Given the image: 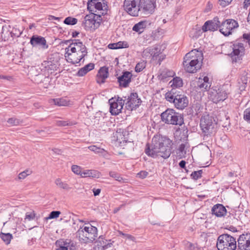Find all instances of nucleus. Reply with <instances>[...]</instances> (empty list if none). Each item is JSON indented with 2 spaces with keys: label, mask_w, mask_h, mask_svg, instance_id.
I'll return each mask as SVG.
<instances>
[{
  "label": "nucleus",
  "mask_w": 250,
  "mask_h": 250,
  "mask_svg": "<svg viewBox=\"0 0 250 250\" xmlns=\"http://www.w3.org/2000/svg\"><path fill=\"white\" fill-rule=\"evenodd\" d=\"M172 145V141L167 137L156 135L152 139L151 146L146 144L145 152L153 158L162 157L166 159L171 154Z\"/></svg>",
  "instance_id": "1"
},
{
  "label": "nucleus",
  "mask_w": 250,
  "mask_h": 250,
  "mask_svg": "<svg viewBox=\"0 0 250 250\" xmlns=\"http://www.w3.org/2000/svg\"><path fill=\"white\" fill-rule=\"evenodd\" d=\"M65 50V57L72 64L80 62L87 54L85 45L79 40H72V43Z\"/></svg>",
  "instance_id": "2"
},
{
  "label": "nucleus",
  "mask_w": 250,
  "mask_h": 250,
  "mask_svg": "<svg viewBox=\"0 0 250 250\" xmlns=\"http://www.w3.org/2000/svg\"><path fill=\"white\" fill-rule=\"evenodd\" d=\"M165 98L167 101L173 103L178 109H184L188 104V100L187 96L176 88H172L170 91L166 93Z\"/></svg>",
  "instance_id": "3"
},
{
  "label": "nucleus",
  "mask_w": 250,
  "mask_h": 250,
  "mask_svg": "<svg viewBox=\"0 0 250 250\" xmlns=\"http://www.w3.org/2000/svg\"><path fill=\"white\" fill-rule=\"evenodd\" d=\"M195 51L194 50L188 53L184 58L183 64L187 72L194 73L201 68L199 54H195Z\"/></svg>",
  "instance_id": "4"
},
{
  "label": "nucleus",
  "mask_w": 250,
  "mask_h": 250,
  "mask_svg": "<svg viewBox=\"0 0 250 250\" xmlns=\"http://www.w3.org/2000/svg\"><path fill=\"white\" fill-rule=\"evenodd\" d=\"M160 116L161 121L167 125L181 126L184 124L183 115L172 108H167Z\"/></svg>",
  "instance_id": "5"
},
{
  "label": "nucleus",
  "mask_w": 250,
  "mask_h": 250,
  "mask_svg": "<svg viewBox=\"0 0 250 250\" xmlns=\"http://www.w3.org/2000/svg\"><path fill=\"white\" fill-rule=\"evenodd\" d=\"M97 229L90 224L81 227L77 232L81 242L88 243L93 242L97 237Z\"/></svg>",
  "instance_id": "6"
},
{
  "label": "nucleus",
  "mask_w": 250,
  "mask_h": 250,
  "mask_svg": "<svg viewBox=\"0 0 250 250\" xmlns=\"http://www.w3.org/2000/svg\"><path fill=\"white\" fill-rule=\"evenodd\" d=\"M162 48V46L159 45L148 47L143 52V56L146 58H151L152 61H157L156 64L160 65L161 62L166 58V55L163 53L164 48Z\"/></svg>",
  "instance_id": "7"
},
{
  "label": "nucleus",
  "mask_w": 250,
  "mask_h": 250,
  "mask_svg": "<svg viewBox=\"0 0 250 250\" xmlns=\"http://www.w3.org/2000/svg\"><path fill=\"white\" fill-rule=\"evenodd\" d=\"M89 13L84 17L83 24L86 30L95 31L100 27L103 18L99 14V12Z\"/></svg>",
  "instance_id": "8"
},
{
  "label": "nucleus",
  "mask_w": 250,
  "mask_h": 250,
  "mask_svg": "<svg viewBox=\"0 0 250 250\" xmlns=\"http://www.w3.org/2000/svg\"><path fill=\"white\" fill-rule=\"evenodd\" d=\"M216 247L218 250H235L236 241L231 235L223 234L218 237Z\"/></svg>",
  "instance_id": "9"
},
{
  "label": "nucleus",
  "mask_w": 250,
  "mask_h": 250,
  "mask_svg": "<svg viewBox=\"0 0 250 250\" xmlns=\"http://www.w3.org/2000/svg\"><path fill=\"white\" fill-rule=\"evenodd\" d=\"M216 123L214 118L208 114L202 116L200 126L205 136H210L215 132Z\"/></svg>",
  "instance_id": "10"
},
{
  "label": "nucleus",
  "mask_w": 250,
  "mask_h": 250,
  "mask_svg": "<svg viewBox=\"0 0 250 250\" xmlns=\"http://www.w3.org/2000/svg\"><path fill=\"white\" fill-rule=\"evenodd\" d=\"M87 9L89 12H99L102 17L107 15L108 6L104 0H89L87 3Z\"/></svg>",
  "instance_id": "11"
},
{
  "label": "nucleus",
  "mask_w": 250,
  "mask_h": 250,
  "mask_svg": "<svg viewBox=\"0 0 250 250\" xmlns=\"http://www.w3.org/2000/svg\"><path fill=\"white\" fill-rule=\"evenodd\" d=\"M229 92L224 86L219 88L217 90L211 89L208 92V98L214 103H218L224 101L228 97Z\"/></svg>",
  "instance_id": "12"
},
{
  "label": "nucleus",
  "mask_w": 250,
  "mask_h": 250,
  "mask_svg": "<svg viewBox=\"0 0 250 250\" xmlns=\"http://www.w3.org/2000/svg\"><path fill=\"white\" fill-rule=\"evenodd\" d=\"M237 21L233 19H227L220 21V32L225 36H229L232 34V31L238 27Z\"/></svg>",
  "instance_id": "13"
},
{
  "label": "nucleus",
  "mask_w": 250,
  "mask_h": 250,
  "mask_svg": "<svg viewBox=\"0 0 250 250\" xmlns=\"http://www.w3.org/2000/svg\"><path fill=\"white\" fill-rule=\"evenodd\" d=\"M140 0H125L124 10L130 15L137 17L139 13V3Z\"/></svg>",
  "instance_id": "14"
},
{
  "label": "nucleus",
  "mask_w": 250,
  "mask_h": 250,
  "mask_svg": "<svg viewBox=\"0 0 250 250\" xmlns=\"http://www.w3.org/2000/svg\"><path fill=\"white\" fill-rule=\"evenodd\" d=\"M156 6L155 0H140L139 12L144 15H150L154 13Z\"/></svg>",
  "instance_id": "15"
},
{
  "label": "nucleus",
  "mask_w": 250,
  "mask_h": 250,
  "mask_svg": "<svg viewBox=\"0 0 250 250\" xmlns=\"http://www.w3.org/2000/svg\"><path fill=\"white\" fill-rule=\"evenodd\" d=\"M125 99V104L127 110H133L139 106L142 102L141 100L138 98L137 93H131L129 96L126 98V96L123 97Z\"/></svg>",
  "instance_id": "16"
},
{
  "label": "nucleus",
  "mask_w": 250,
  "mask_h": 250,
  "mask_svg": "<svg viewBox=\"0 0 250 250\" xmlns=\"http://www.w3.org/2000/svg\"><path fill=\"white\" fill-rule=\"evenodd\" d=\"M232 52L230 54L232 62H236L242 60V57L245 54L244 44L241 42H235L232 45Z\"/></svg>",
  "instance_id": "17"
},
{
  "label": "nucleus",
  "mask_w": 250,
  "mask_h": 250,
  "mask_svg": "<svg viewBox=\"0 0 250 250\" xmlns=\"http://www.w3.org/2000/svg\"><path fill=\"white\" fill-rule=\"evenodd\" d=\"M125 99H123L122 98L118 97L115 100L113 98L109 100L110 104V112L112 115H117L119 114L123 109L125 104Z\"/></svg>",
  "instance_id": "18"
},
{
  "label": "nucleus",
  "mask_w": 250,
  "mask_h": 250,
  "mask_svg": "<svg viewBox=\"0 0 250 250\" xmlns=\"http://www.w3.org/2000/svg\"><path fill=\"white\" fill-rule=\"evenodd\" d=\"M237 242L238 250H250V233L240 235Z\"/></svg>",
  "instance_id": "19"
},
{
  "label": "nucleus",
  "mask_w": 250,
  "mask_h": 250,
  "mask_svg": "<svg viewBox=\"0 0 250 250\" xmlns=\"http://www.w3.org/2000/svg\"><path fill=\"white\" fill-rule=\"evenodd\" d=\"M220 21L217 17L214 18L212 20L205 22L202 26V30L206 32L208 31H214L218 28L220 29Z\"/></svg>",
  "instance_id": "20"
},
{
  "label": "nucleus",
  "mask_w": 250,
  "mask_h": 250,
  "mask_svg": "<svg viewBox=\"0 0 250 250\" xmlns=\"http://www.w3.org/2000/svg\"><path fill=\"white\" fill-rule=\"evenodd\" d=\"M132 74L130 72L124 71L122 76L118 78V82L119 85L123 87L128 86L129 83L131 82Z\"/></svg>",
  "instance_id": "21"
},
{
  "label": "nucleus",
  "mask_w": 250,
  "mask_h": 250,
  "mask_svg": "<svg viewBox=\"0 0 250 250\" xmlns=\"http://www.w3.org/2000/svg\"><path fill=\"white\" fill-rule=\"evenodd\" d=\"M108 67L106 66L101 67L99 70L96 76V82L99 84L105 82V79L108 77Z\"/></svg>",
  "instance_id": "22"
},
{
  "label": "nucleus",
  "mask_w": 250,
  "mask_h": 250,
  "mask_svg": "<svg viewBox=\"0 0 250 250\" xmlns=\"http://www.w3.org/2000/svg\"><path fill=\"white\" fill-rule=\"evenodd\" d=\"M30 42L33 46L39 45L45 49L48 47L45 38L37 35H33L30 39Z\"/></svg>",
  "instance_id": "23"
},
{
  "label": "nucleus",
  "mask_w": 250,
  "mask_h": 250,
  "mask_svg": "<svg viewBox=\"0 0 250 250\" xmlns=\"http://www.w3.org/2000/svg\"><path fill=\"white\" fill-rule=\"evenodd\" d=\"M211 213L218 217H221L226 215L227 209L223 205L217 204L212 207Z\"/></svg>",
  "instance_id": "24"
},
{
  "label": "nucleus",
  "mask_w": 250,
  "mask_h": 250,
  "mask_svg": "<svg viewBox=\"0 0 250 250\" xmlns=\"http://www.w3.org/2000/svg\"><path fill=\"white\" fill-rule=\"evenodd\" d=\"M210 86L209 78L207 76L204 77L203 79L199 78L197 82V87L202 90H208Z\"/></svg>",
  "instance_id": "25"
},
{
  "label": "nucleus",
  "mask_w": 250,
  "mask_h": 250,
  "mask_svg": "<svg viewBox=\"0 0 250 250\" xmlns=\"http://www.w3.org/2000/svg\"><path fill=\"white\" fill-rule=\"evenodd\" d=\"M158 73L159 79L161 80H164L169 77H172L174 75V72L173 71L170 70L167 68H161Z\"/></svg>",
  "instance_id": "26"
},
{
  "label": "nucleus",
  "mask_w": 250,
  "mask_h": 250,
  "mask_svg": "<svg viewBox=\"0 0 250 250\" xmlns=\"http://www.w3.org/2000/svg\"><path fill=\"white\" fill-rule=\"evenodd\" d=\"M42 66L45 68L48 73L52 74L57 70L58 66L57 64L52 61H43Z\"/></svg>",
  "instance_id": "27"
},
{
  "label": "nucleus",
  "mask_w": 250,
  "mask_h": 250,
  "mask_svg": "<svg viewBox=\"0 0 250 250\" xmlns=\"http://www.w3.org/2000/svg\"><path fill=\"white\" fill-rule=\"evenodd\" d=\"M95 64L93 63H89L84 67L80 68L76 73V76L83 77L88 72L94 68Z\"/></svg>",
  "instance_id": "28"
},
{
  "label": "nucleus",
  "mask_w": 250,
  "mask_h": 250,
  "mask_svg": "<svg viewBox=\"0 0 250 250\" xmlns=\"http://www.w3.org/2000/svg\"><path fill=\"white\" fill-rule=\"evenodd\" d=\"M148 23V21H141L133 26L132 30L139 34H141L144 32Z\"/></svg>",
  "instance_id": "29"
},
{
  "label": "nucleus",
  "mask_w": 250,
  "mask_h": 250,
  "mask_svg": "<svg viewBox=\"0 0 250 250\" xmlns=\"http://www.w3.org/2000/svg\"><path fill=\"white\" fill-rule=\"evenodd\" d=\"M50 103L59 106H68L69 104V101L63 98H61L51 99Z\"/></svg>",
  "instance_id": "30"
},
{
  "label": "nucleus",
  "mask_w": 250,
  "mask_h": 250,
  "mask_svg": "<svg viewBox=\"0 0 250 250\" xmlns=\"http://www.w3.org/2000/svg\"><path fill=\"white\" fill-rule=\"evenodd\" d=\"M81 176L82 177L98 178L100 176L99 172L95 170H84L82 171Z\"/></svg>",
  "instance_id": "31"
},
{
  "label": "nucleus",
  "mask_w": 250,
  "mask_h": 250,
  "mask_svg": "<svg viewBox=\"0 0 250 250\" xmlns=\"http://www.w3.org/2000/svg\"><path fill=\"white\" fill-rule=\"evenodd\" d=\"M11 31L9 30L8 27L2 26V31L1 32V40L3 41H7L11 40Z\"/></svg>",
  "instance_id": "32"
},
{
  "label": "nucleus",
  "mask_w": 250,
  "mask_h": 250,
  "mask_svg": "<svg viewBox=\"0 0 250 250\" xmlns=\"http://www.w3.org/2000/svg\"><path fill=\"white\" fill-rule=\"evenodd\" d=\"M88 149L101 156L105 157L107 153L104 149L97 147L96 146H90L88 147Z\"/></svg>",
  "instance_id": "33"
},
{
  "label": "nucleus",
  "mask_w": 250,
  "mask_h": 250,
  "mask_svg": "<svg viewBox=\"0 0 250 250\" xmlns=\"http://www.w3.org/2000/svg\"><path fill=\"white\" fill-rule=\"evenodd\" d=\"M55 184L59 188L63 189L69 190L71 189V188L66 183L62 182L60 178L56 179L55 181Z\"/></svg>",
  "instance_id": "34"
},
{
  "label": "nucleus",
  "mask_w": 250,
  "mask_h": 250,
  "mask_svg": "<svg viewBox=\"0 0 250 250\" xmlns=\"http://www.w3.org/2000/svg\"><path fill=\"white\" fill-rule=\"evenodd\" d=\"M0 237L6 245H9L10 243L11 239L13 238L12 234L10 233H0Z\"/></svg>",
  "instance_id": "35"
},
{
  "label": "nucleus",
  "mask_w": 250,
  "mask_h": 250,
  "mask_svg": "<svg viewBox=\"0 0 250 250\" xmlns=\"http://www.w3.org/2000/svg\"><path fill=\"white\" fill-rule=\"evenodd\" d=\"M185 145L182 144L180 145L179 148H178L177 154L180 158L185 157V155L186 154V150H185Z\"/></svg>",
  "instance_id": "36"
},
{
  "label": "nucleus",
  "mask_w": 250,
  "mask_h": 250,
  "mask_svg": "<svg viewBox=\"0 0 250 250\" xmlns=\"http://www.w3.org/2000/svg\"><path fill=\"white\" fill-rule=\"evenodd\" d=\"M56 245L57 247L56 250H68L67 244L62 240H57Z\"/></svg>",
  "instance_id": "37"
},
{
  "label": "nucleus",
  "mask_w": 250,
  "mask_h": 250,
  "mask_svg": "<svg viewBox=\"0 0 250 250\" xmlns=\"http://www.w3.org/2000/svg\"><path fill=\"white\" fill-rule=\"evenodd\" d=\"M171 86L175 87L176 88L181 87L183 85L182 80L179 77H176L173 79Z\"/></svg>",
  "instance_id": "38"
},
{
  "label": "nucleus",
  "mask_w": 250,
  "mask_h": 250,
  "mask_svg": "<svg viewBox=\"0 0 250 250\" xmlns=\"http://www.w3.org/2000/svg\"><path fill=\"white\" fill-rule=\"evenodd\" d=\"M78 20L75 18L68 17L66 18L63 21V23L67 25H75L77 23Z\"/></svg>",
  "instance_id": "39"
},
{
  "label": "nucleus",
  "mask_w": 250,
  "mask_h": 250,
  "mask_svg": "<svg viewBox=\"0 0 250 250\" xmlns=\"http://www.w3.org/2000/svg\"><path fill=\"white\" fill-rule=\"evenodd\" d=\"M107 242L108 241L105 240L102 236H100L97 241L98 249L100 250L102 248V246H104Z\"/></svg>",
  "instance_id": "40"
},
{
  "label": "nucleus",
  "mask_w": 250,
  "mask_h": 250,
  "mask_svg": "<svg viewBox=\"0 0 250 250\" xmlns=\"http://www.w3.org/2000/svg\"><path fill=\"white\" fill-rule=\"evenodd\" d=\"M203 173L202 170H199L198 171H195L190 175V176L194 180H197L202 177V174Z\"/></svg>",
  "instance_id": "41"
},
{
  "label": "nucleus",
  "mask_w": 250,
  "mask_h": 250,
  "mask_svg": "<svg viewBox=\"0 0 250 250\" xmlns=\"http://www.w3.org/2000/svg\"><path fill=\"white\" fill-rule=\"evenodd\" d=\"M109 175L111 177L114 178L118 181L121 182L123 180V178L121 177L120 175L115 171H110L109 172Z\"/></svg>",
  "instance_id": "42"
},
{
  "label": "nucleus",
  "mask_w": 250,
  "mask_h": 250,
  "mask_svg": "<svg viewBox=\"0 0 250 250\" xmlns=\"http://www.w3.org/2000/svg\"><path fill=\"white\" fill-rule=\"evenodd\" d=\"M65 243L67 244L66 246L67 249L69 248L70 250H76L77 248L76 243L70 241L66 240Z\"/></svg>",
  "instance_id": "43"
},
{
  "label": "nucleus",
  "mask_w": 250,
  "mask_h": 250,
  "mask_svg": "<svg viewBox=\"0 0 250 250\" xmlns=\"http://www.w3.org/2000/svg\"><path fill=\"white\" fill-rule=\"evenodd\" d=\"M72 171L76 174L81 175L82 172L81 167L77 165H73L71 167Z\"/></svg>",
  "instance_id": "44"
},
{
  "label": "nucleus",
  "mask_w": 250,
  "mask_h": 250,
  "mask_svg": "<svg viewBox=\"0 0 250 250\" xmlns=\"http://www.w3.org/2000/svg\"><path fill=\"white\" fill-rule=\"evenodd\" d=\"M115 46H116V48L118 49L124 48H128L129 47V45L126 42H119L116 44H115Z\"/></svg>",
  "instance_id": "45"
},
{
  "label": "nucleus",
  "mask_w": 250,
  "mask_h": 250,
  "mask_svg": "<svg viewBox=\"0 0 250 250\" xmlns=\"http://www.w3.org/2000/svg\"><path fill=\"white\" fill-rule=\"evenodd\" d=\"M146 67V64L144 62H138L135 68V71L137 72H140L142 71Z\"/></svg>",
  "instance_id": "46"
},
{
  "label": "nucleus",
  "mask_w": 250,
  "mask_h": 250,
  "mask_svg": "<svg viewBox=\"0 0 250 250\" xmlns=\"http://www.w3.org/2000/svg\"><path fill=\"white\" fill-rule=\"evenodd\" d=\"M11 31V39L13 40L15 38H18L20 37L21 34V31L17 29H13Z\"/></svg>",
  "instance_id": "47"
},
{
  "label": "nucleus",
  "mask_w": 250,
  "mask_h": 250,
  "mask_svg": "<svg viewBox=\"0 0 250 250\" xmlns=\"http://www.w3.org/2000/svg\"><path fill=\"white\" fill-rule=\"evenodd\" d=\"M60 214L61 212L60 211H52L50 213L48 217L46 218V220L56 218L59 217Z\"/></svg>",
  "instance_id": "48"
},
{
  "label": "nucleus",
  "mask_w": 250,
  "mask_h": 250,
  "mask_svg": "<svg viewBox=\"0 0 250 250\" xmlns=\"http://www.w3.org/2000/svg\"><path fill=\"white\" fill-rule=\"evenodd\" d=\"M31 172L28 170H26L19 173L18 179L19 180L25 179L28 175H29Z\"/></svg>",
  "instance_id": "49"
},
{
  "label": "nucleus",
  "mask_w": 250,
  "mask_h": 250,
  "mask_svg": "<svg viewBox=\"0 0 250 250\" xmlns=\"http://www.w3.org/2000/svg\"><path fill=\"white\" fill-rule=\"evenodd\" d=\"M244 119L250 123V107L247 108L244 112Z\"/></svg>",
  "instance_id": "50"
},
{
  "label": "nucleus",
  "mask_w": 250,
  "mask_h": 250,
  "mask_svg": "<svg viewBox=\"0 0 250 250\" xmlns=\"http://www.w3.org/2000/svg\"><path fill=\"white\" fill-rule=\"evenodd\" d=\"M7 123L12 125H16L19 124L20 121L18 119L15 118H9L7 120Z\"/></svg>",
  "instance_id": "51"
},
{
  "label": "nucleus",
  "mask_w": 250,
  "mask_h": 250,
  "mask_svg": "<svg viewBox=\"0 0 250 250\" xmlns=\"http://www.w3.org/2000/svg\"><path fill=\"white\" fill-rule=\"evenodd\" d=\"M35 215L34 211L27 212L25 214V219H27L29 221L33 220L35 217Z\"/></svg>",
  "instance_id": "52"
},
{
  "label": "nucleus",
  "mask_w": 250,
  "mask_h": 250,
  "mask_svg": "<svg viewBox=\"0 0 250 250\" xmlns=\"http://www.w3.org/2000/svg\"><path fill=\"white\" fill-rule=\"evenodd\" d=\"M57 125L58 126H69L72 125V124L70 122H68L67 121H57Z\"/></svg>",
  "instance_id": "53"
},
{
  "label": "nucleus",
  "mask_w": 250,
  "mask_h": 250,
  "mask_svg": "<svg viewBox=\"0 0 250 250\" xmlns=\"http://www.w3.org/2000/svg\"><path fill=\"white\" fill-rule=\"evenodd\" d=\"M219 3L222 7H225L228 5L231 1L229 0H219Z\"/></svg>",
  "instance_id": "54"
},
{
  "label": "nucleus",
  "mask_w": 250,
  "mask_h": 250,
  "mask_svg": "<svg viewBox=\"0 0 250 250\" xmlns=\"http://www.w3.org/2000/svg\"><path fill=\"white\" fill-rule=\"evenodd\" d=\"M112 244L108 241L104 246H102V248L100 250H111Z\"/></svg>",
  "instance_id": "55"
},
{
  "label": "nucleus",
  "mask_w": 250,
  "mask_h": 250,
  "mask_svg": "<svg viewBox=\"0 0 250 250\" xmlns=\"http://www.w3.org/2000/svg\"><path fill=\"white\" fill-rule=\"evenodd\" d=\"M186 250H194L195 247L194 245L189 242H188L186 245Z\"/></svg>",
  "instance_id": "56"
},
{
  "label": "nucleus",
  "mask_w": 250,
  "mask_h": 250,
  "mask_svg": "<svg viewBox=\"0 0 250 250\" xmlns=\"http://www.w3.org/2000/svg\"><path fill=\"white\" fill-rule=\"evenodd\" d=\"M212 8L213 4L210 1H208L205 9V12L207 13L208 12L212 9Z\"/></svg>",
  "instance_id": "57"
},
{
  "label": "nucleus",
  "mask_w": 250,
  "mask_h": 250,
  "mask_svg": "<svg viewBox=\"0 0 250 250\" xmlns=\"http://www.w3.org/2000/svg\"><path fill=\"white\" fill-rule=\"evenodd\" d=\"M148 175V172L146 171H141L138 173V176L142 179L146 178Z\"/></svg>",
  "instance_id": "58"
},
{
  "label": "nucleus",
  "mask_w": 250,
  "mask_h": 250,
  "mask_svg": "<svg viewBox=\"0 0 250 250\" xmlns=\"http://www.w3.org/2000/svg\"><path fill=\"white\" fill-rule=\"evenodd\" d=\"M121 234L125 236L128 239H130L133 241H134L135 240V238L134 236H132L131 235H130L128 234H125V233H123V232H122Z\"/></svg>",
  "instance_id": "59"
},
{
  "label": "nucleus",
  "mask_w": 250,
  "mask_h": 250,
  "mask_svg": "<svg viewBox=\"0 0 250 250\" xmlns=\"http://www.w3.org/2000/svg\"><path fill=\"white\" fill-rule=\"evenodd\" d=\"M250 5V0H245L243 2V7L244 9H247V8Z\"/></svg>",
  "instance_id": "60"
},
{
  "label": "nucleus",
  "mask_w": 250,
  "mask_h": 250,
  "mask_svg": "<svg viewBox=\"0 0 250 250\" xmlns=\"http://www.w3.org/2000/svg\"><path fill=\"white\" fill-rule=\"evenodd\" d=\"M93 193H94V195L95 196H96L97 195H99V194L100 193V192H101V189H99V188H98V189L94 188L93 189Z\"/></svg>",
  "instance_id": "61"
},
{
  "label": "nucleus",
  "mask_w": 250,
  "mask_h": 250,
  "mask_svg": "<svg viewBox=\"0 0 250 250\" xmlns=\"http://www.w3.org/2000/svg\"><path fill=\"white\" fill-rule=\"evenodd\" d=\"M186 162L184 160H182L180 162L179 165L181 168H185L186 167Z\"/></svg>",
  "instance_id": "62"
},
{
  "label": "nucleus",
  "mask_w": 250,
  "mask_h": 250,
  "mask_svg": "<svg viewBox=\"0 0 250 250\" xmlns=\"http://www.w3.org/2000/svg\"><path fill=\"white\" fill-rule=\"evenodd\" d=\"M243 37L244 39L250 41V34L245 33L243 34Z\"/></svg>",
  "instance_id": "63"
},
{
  "label": "nucleus",
  "mask_w": 250,
  "mask_h": 250,
  "mask_svg": "<svg viewBox=\"0 0 250 250\" xmlns=\"http://www.w3.org/2000/svg\"><path fill=\"white\" fill-rule=\"evenodd\" d=\"M114 44H116V43H110L108 45V47L110 49H118V48H116V46L115 45H115Z\"/></svg>",
  "instance_id": "64"
}]
</instances>
